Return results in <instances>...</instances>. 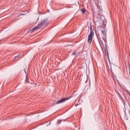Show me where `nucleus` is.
<instances>
[{
  "label": "nucleus",
  "instance_id": "1",
  "mask_svg": "<svg viewBox=\"0 0 130 130\" xmlns=\"http://www.w3.org/2000/svg\"><path fill=\"white\" fill-rule=\"evenodd\" d=\"M95 34L101 46H102V45L103 46H104V45L103 44V42H102V41L101 40V37L102 39H103L104 41L105 42L106 46V43H107V36L106 35V33L104 32V31H103L102 29H98L97 31H95Z\"/></svg>",
  "mask_w": 130,
  "mask_h": 130
},
{
  "label": "nucleus",
  "instance_id": "2",
  "mask_svg": "<svg viewBox=\"0 0 130 130\" xmlns=\"http://www.w3.org/2000/svg\"><path fill=\"white\" fill-rule=\"evenodd\" d=\"M47 21H48L47 19H44V20H42L41 21V22L38 24V26H36L34 28L30 29V31L31 32H34L35 31H36V30L41 29V27H42V26L45 25V24H46V23H47Z\"/></svg>",
  "mask_w": 130,
  "mask_h": 130
},
{
  "label": "nucleus",
  "instance_id": "3",
  "mask_svg": "<svg viewBox=\"0 0 130 130\" xmlns=\"http://www.w3.org/2000/svg\"><path fill=\"white\" fill-rule=\"evenodd\" d=\"M90 33L88 35L87 41L89 44H91V43H92V40H93V37L94 36V31L93 30V28H92L91 23H90Z\"/></svg>",
  "mask_w": 130,
  "mask_h": 130
},
{
  "label": "nucleus",
  "instance_id": "4",
  "mask_svg": "<svg viewBox=\"0 0 130 130\" xmlns=\"http://www.w3.org/2000/svg\"><path fill=\"white\" fill-rule=\"evenodd\" d=\"M69 99H70V98H64L60 100L57 101L56 102V104H59L60 103H63V102H66V101L69 100Z\"/></svg>",
  "mask_w": 130,
  "mask_h": 130
},
{
  "label": "nucleus",
  "instance_id": "5",
  "mask_svg": "<svg viewBox=\"0 0 130 130\" xmlns=\"http://www.w3.org/2000/svg\"><path fill=\"white\" fill-rule=\"evenodd\" d=\"M101 12L99 11L98 14L97 18L98 19H101Z\"/></svg>",
  "mask_w": 130,
  "mask_h": 130
},
{
  "label": "nucleus",
  "instance_id": "6",
  "mask_svg": "<svg viewBox=\"0 0 130 130\" xmlns=\"http://www.w3.org/2000/svg\"><path fill=\"white\" fill-rule=\"evenodd\" d=\"M81 11L83 15H84V14H85V13H86V9L85 8L81 9Z\"/></svg>",
  "mask_w": 130,
  "mask_h": 130
},
{
  "label": "nucleus",
  "instance_id": "7",
  "mask_svg": "<svg viewBox=\"0 0 130 130\" xmlns=\"http://www.w3.org/2000/svg\"><path fill=\"white\" fill-rule=\"evenodd\" d=\"M19 57H20V54H18L17 55H16L14 58V60H16V59H17V58H19Z\"/></svg>",
  "mask_w": 130,
  "mask_h": 130
},
{
  "label": "nucleus",
  "instance_id": "8",
  "mask_svg": "<svg viewBox=\"0 0 130 130\" xmlns=\"http://www.w3.org/2000/svg\"><path fill=\"white\" fill-rule=\"evenodd\" d=\"M106 27V24H103L102 25L100 26V28H103L104 29V28Z\"/></svg>",
  "mask_w": 130,
  "mask_h": 130
},
{
  "label": "nucleus",
  "instance_id": "9",
  "mask_svg": "<svg viewBox=\"0 0 130 130\" xmlns=\"http://www.w3.org/2000/svg\"><path fill=\"white\" fill-rule=\"evenodd\" d=\"M122 102L124 104V106H125V100H124L123 99H122Z\"/></svg>",
  "mask_w": 130,
  "mask_h": 130
},
{
  "label": "nucleus",
  "instance_id": "10",
  "mask_svg": "<svg viewBox=\"0 0 130 130\" xmlns=\"http://www.w3.org/2000/svg\"><path fill=\"white\" fill-rule=\"evenodd\" d=\"M71 55H77V52L74 51L73 53L71 54Z\"/></svg>",
  "mask_w": 130,
  "mask_h": 130
},
{
  "label": "nucleus",
  "instance_id": "11",
  "mask_svg": "<svg viewBox=\"0 0 130 130\" xmlns=\"http://www.w3.org/2000/svg\"><path fill=\"white\" fill-rule=\"evenodd\" d=\"M62 120H63L64 121L66 120H62L61 121L58 120V124H59V123H60V122H61V121H62Z\"/></svg>",
  "mask_w": 130,
  "mask_h": 130
},
{
  "label": "nucleus",
  "instance_id": "12",
  "mask_svg": "<svg viewBox=\"0 0 130 130\" xmlns=\"http://www.w3.org/2000/svg\"><path fill=\"white\" fill-rule=\"evenodd\" d=\"M26 83H30V82H29V79L27 78V76H26Z\"/></svg>",
  "mask_w": 130,
  "mask_h": 130
},
{
  "label": "nucleus",
  "instance_id": "13",
  "mask_svg": "<svg viewBox=\"0 0 130 130\" xmlns=\"http://www.w3.org/2000/svg\"><path fill=\"white\" fill-rule=\"evenodd\" d=\"M75 106H78V104H76V105H75Z\"/></svg>",
  "mask_w": 130,
  "mask_h": 130
},
{
  "label": "nucleus",
  "instance_id": "14",
  "mask_svg": "<svg viewBox=\"0 0 130 130\" xmlns=\"http://www.w3.org/2000/svg\"><path fill=\"white\" fill-rule=\"evenodd\" d=\"M107 55H108V53H107Z\"/></svg>",
  "mask_w": 130,
  "mask_h": 130
}]
</instances>
